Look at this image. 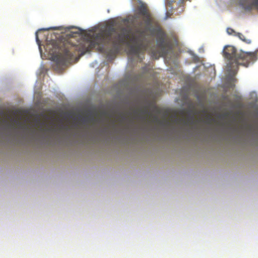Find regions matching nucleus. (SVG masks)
Returning <instances> with one entry per match:
<instances>
[{"label": "nucleus", "instance_id": "nucleus-4", "mask_svg": "<svg viewBox=\"0 0 258 258\" xmlns=\"http://www.w3.org/2000/svg\"><path fill=\"white\" fill-rule=\"evenodd\" d=\"M235 36H237L240 39L247 44H250L251 43V40L250 39H246L244 35L240 33H236Z\"/></svg>", "mask_w": 258, "mask_h": 258}, {"label": "nucleus", "instance_id": "nucleus-6", "mask_svg": "<svg viewBox=\"0 0 258 258\" xmlns=\"http://www.w3.org/2000/svg\"><path fill=\"white\" fill-rule=\"evenodd\" d=\"M174 2V1H168L167 2V5H168L169 7H172V4Z\"/></svg>", "mask_w": 258, "mask_h": 258}, {"label": "nucleus", "instance_id": "nucleus-2", "mask_svg": "<svg viewBox=\"0 0 258 258\" xmlns=\"http://www.w3.org/2000/svg\"><path fill=\"white\" fill-rule=\"evenodd\" d=\"M224 57L227 59V71L229 75L234 76L238 70V66L247 67L249 63L253 62L256 59V55L254 52L240 51L237 52L236 49L233 46H225L223 50Z\"/></svg>", "mask_w": 258, "mask_h": 258}, {"label": "nucleus", "instance_id": "nucleus-9", "mask_svg": "<svg viewBox=\"0 0 258 258\" xmlns=\"http://www.w3.org/2000/svg\"><path fill=\"white\" fill-rule=\"evenodd\" d=\"M35 35H36V40L38 41V33H37V32H36Z\"/></svg>", "mask_w": 258, "mask_h": 258}, {"label": "nucleus", "instance_id": "nucleus-3", "mask_svg": "<svg viewBox=\"0 0 258 258\" xmlns=\"http://www.w3.org/2000/svg\"><path fill=\"white\" fill-rule=\"evenodd\" d=\"M157 46L159 48V51L153 49L150 51L152 56L156 59L159 56H166L172 50L171 42L165 39V36L163 33L160 34L157 38Z\"/></svg>", "mask_w": 258, "mask_h": 258}, {"label": "nucleus", "instance_id": "nucleus-7", "mask_svg": "<svg viewBox=\"0 0 258 258\" xmlns=\"http://www.w3.org/2000/svg\"><path fill=\"white\" fill-rule=\"evenodd\" d=\"M253 5L255 7H258V0H253Z\"/></svg>", "mask_w": 258, "mask_h": 258}, {"label": "nucleus", "instance_id": "nucleus-11", "mask_svg": "<svg viewBox=\"0 0 258 258\" xmlns=\"http://www.w3.org/2000/svg\"><path fill=\"white\" fill-rule=\"evenodd\" d=\"M155 119L156 120H158V119H157V117H155Z\"/></svg>", "mask_w": 258, "mask_h": 258}, {"label": "nucleus", "instance_id": "nucleus-8", "mask_svg": "<svg viewBox=\"0 0 258 258\" xmlns=\"http://www.w3.org/2000/svg\"><path fill=\"white\" fill-rule=\"evenodd\" d=\"M140 111L143 114H146L148 112L146 108L144 110H140Z\"/></svg>", "mask_w": 258, "mask_h": 258}, {"label": "nucleus", "instance_id": "nucleus-10", "mask_svg": "<svg viewBox=\"0 0 258 258\" xmlns=\"http://www.w3.org/2000/svg\"><path fill=\"white\" fill-rule=\"evenodd\" d=\"M134 114H137V111H135L134 112Z\"/></svg>", "mask_w": 258, "mask_h": 258}, {"label": "nucleus", "instance_id": "nucleus-1", "mask_svg": "<svg viewBox=\"0 0 258 258\" xmlns=\"http://www.w3.org/2000/svg\"><path fill=\"white\" fill-rule=\"evenodd\" d=\"M139 14L143 16V19L146 25L145 30L137 29L131 37L130 30L127 28L121 27L118 32L116 28L110 26L104 32L97 34L94 41H83L78 45L73 44L69 41H64L59 43L55 42L52 45L54 50L49 52L53 54L57 50H60V53L53 56V59L57 66L63 67L71 62L77 52L79 53L77 61L96 45H102L100 47L103 49L104 45L110 43H112L114 46H116L129 40L132 43L130 47V53L139 55L140 53L145 51L148 47L149 43L146 42V30L155 22L154 18L146 6H141L139 7Z\"/></svg>", "mask_w": 258, "mask_h": 258}, {"label": "nucleus", "instance_id": "nucleus-5", "mask_svg": "<svg viewBox=\"0 0 258 258\" xmlns=\"http://www.w3.org/2000/svg\"><path fill=\"white\" fill-rule=\"evenodd\" d=\"M227 32L230 34V35H231V34H234V35L235 36V34L237 32H235V31L232 29V28H227Z\"/></svg>", "mask_w": 258, "mask_h": 258}]
</instances>
